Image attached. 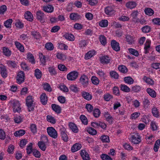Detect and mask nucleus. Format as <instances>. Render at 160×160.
<instances>
[{
    "label": "nucleus",
    "instance_id": "39448f33",
    "mask_svg": "<svg viewBox=\"0 0 160 160\" xmlns=\"http://www.w3.org/2000/svg\"><path fill=\"white\" fill-rule=\"evenodd\" d=\"M42 138L44 139L45 141H39L38 142V144L40 149L43 151H45L47 148L45 143H47L48 142V140L46 136H43Z\"/></svg>",
    "mask_w": 160,
    "mask_h": 160
},
{
    "label": "nucleus",
    "instance_id": "338daca9",
    "mask_svg": "<svg viewBox=\"0 0 160 160\" xmlns=\"http://www.w3.org/2000/svg\"><path fill=\"white\" fill-rule=\"evenodd\" d=\"M14 120L15 122L17 123H19L22 121V118L20 116L14 117Z\"/></svg>",
    "mask_w": 160,
    "mask_h": 160
},
{
    "label": "nucleus",
    "instance_id": "f3484780",
    "mask_svg": "<svg viewBox=\"0 0 160 160\" xmlns=\"http://www.w3.org/2000/svg\"><path fill=\"white\" fill-rule=\"evenodd\" d=\"M25 18L27 20L32 22L33 20V17L32 13L29 11H27L24 14Z\"/></svg>",
    "mask_w": 160,
    "mask_h": 160
},
{
    "label": "nucleus",
    "instance_id": "bb28decb",
    "mask_svg": "<svg viewBox=\"0 0 160 160\" xmlns=\"http://www.w3.org/2000/svg\"><path fill=\"white\" fill-rule=\"evenodd\" d=\"M144 12L146 14L149 16H152L154 13L153 10L149 8H145Z\"/></svg>",
    "mask_w": 160,
    "mask_h": 160
},
{
    "label": "nucleus",
    "instance_id": "393cba45",
    "mask_svg": "<svg viewBox=\"0 0 160 160\" xmlns=\"http://www.w3.org/2000/svg\"><path fill=\"white\" fill-rule=\"evenodd\" d=\"M127 42L129 44H132L134 43V38L130 35H127L126 36Z\"/></svg>",
    "mask_w": 160,
    "mask_h": 160
},
{
    "label": "nucleus",
    "instance_id": "864d4df0",
    "mask_svg": "<svg viewBox=\"0 0 160 160\" xmlns=\"http://www.w3.org/2000/svg\"><path fill=\"white\" fill-rule=\"evenodd\" d=\"M96 72L98 75L102 78H104L106 77L105 73L101 69L97 70Z\"/></svg>",
    "mask_w": 160,
    "mask_h": 160
},
{
    "label": "nucleus",
    "instance_id": "4c0bfd02",
    "mask_svg": "<svg viewBox=\"0 0 160 160\" xmlns=\"http://www.w3.org/2000/svg\"><path fill=\"white\" fill-rule=\"evenodd\" d=\"M128 50L131 54L136 57H138L139 55L138 51L134 49L130 48L128 49Z\"/></svg>",
    "mask_w": 160,
    "mask_h": 160
},
{
    "label": "nucleus",
    "instance_id": "49530a36",
    "mask_svg": "<svg viewBox=\"0 0 160 160\" xmlns=\"http://www.w3.org/2000/svg\"><path fill=\"white\" fill-rule=\"evenodd\" d=\"M27 58L29 62L32 63L34 64L35 63V61L33 55L31 53H28L27 54Z\"/></svg>",
    "mask_w": 160,
    "mask_h": 160
},
{
    "label": "nucleus",
    "instance_id": "9b49d317",
    "mask_svg": "<svg viewBox=\"0 0 160 160\" xmlns=\"http://www.w3.org/2000/svg\"><path fill=\"white\" fill-rule=\"evenodd\" d=\"M131 140L135 144H138L141 141L140 137L138 134L132 135L131 137Z\"/></svg>",
    "mask_w": 160,
    "mask_h": 160
},
{
    "label": "nucleus",
    "instance_id": "1a4fd4ad",
    "mask_svg": "<svg viewBox=\"0 0 160 160\" xmlns=\"http://www.w3.org/2000/svg\"><path fill=\"white\" fill-rule=\"evenodd\" d=\"M13 111L14 112H20L21 108L20 107V103L17 101H15L13 104Z\"/></svg>",
    "mask_w": 160,
    "mask_h": 160
},
{
    "label": "nucleus",
    "instance_id": "ea45409f",
    "mask_svg": "<svg viewBox=\"0 0 160 160\" xmlns=\"http://www.w3.org/2000/svg\"><path fill=\"white\" fill-rule=\"evenodd\" d=\"M104 116L105 117L106 120L109 123L112 122V121L113 118L108 112H105Z\"/></svg>",
    "mask_w": 160,
    "mask_h": 160
},
{
    "label": "nucleus",
    "instance_id": "f257e3e1",
    "mask_svg": "<svg viewBox=\"0 0 160 160\" xmlns=\"http://www.w3.org/2000/svg\"><path fill=\"white\" fill-rule=\"evenodd\" d=\"M79 82L83 87L86 88L89 82L88 77L85 74L82 75L79 78Z\"/></svg>",
    "mask_w": 160,
    "mask_h": 160
},
{
    "label": "nucleus",
    "instance_id": "de8ad7c7",
    "mask_svg": "<svg viewBox=\"0 0 160 160\" xmlns=\"http://www.w3.org/2000/svg\"><path fill=\"white\" fill-rule=\"evenodd\" d=\"M108 21L107 20H103L99 22V25L102 27H107L108 25Z\"/></svg>",
    "mask_w": 160,
    "mask_h": 160
},
{
    "label": "nucleus",
    "instance_id": "6ab92c4d",
    "mask_svg": "<svg viewBox=\"0 0 160 160\" xmlns=\"http://www.w3.org/2000/svg\"><path fill=\"white\" fill-rule=\"evenodd\" d=\"M43 10L47 12L51 13L53 12L54 8L51 5H49L43 7Z\"/></svg>",
    "mask_w": 160,
    "mask_h": 160
},
{
    "label": "nucleus",
    "instance_id": "473e14b6",
    "mask_svg": "<svg viewBox=\"0 0 160 160\" xmlns=\"http://www.w3.org/2000/svg\"><path fill=\"white\" fill-rule=\"evenodd\" d=\"M125 82L128 84H132L133 83L134 80L130 77H126L124 78Z\"/></svg>",
    "mask_w": 160,
    "mask_h": 160
},
{
    "label": "nucleus",
    "instance_id": "f8f14e48",
    "mask_svg": "<svg viewBox=\"0 0 160 160\" xmlns=\"http://www.w3.org/2000/svg\"><path fill=\"white\" fill-rule=\"evenodd\" d=\"M105 12L108 15L111 16L114 14L115 11L112 7H107L105 8Z\"/></svg>",
    "mask_w": 160,
    "mask_h": 160
},
{
    "label": "nucleus",
    "instance_id": "8fccbe9b",
    "mask_svg": "<svg viewBox=\"0 0 160 160\" xmlns=\"http://www.w3.org/2000/svg\"><path fill=\"white\" fill-rule=\"evenodd\" d=\"M87 130L89 134L92 135H95L97 133L96 130L91 127H89L88 128Z\"/></svg>",
    "mask_w": 160,
    "mask_h": 160
},
{
    "label": "nucleus",
    "instance_id": "052dcab7",
    "mask_svg": "<svg viewBox=\"0 0 160 160\" xmlns=\"http://www.w3.org/2000/svg\"><path fill=\"white\" fill-rule=\"evenodd\" d=\"M43 87L44 89L46 91L48 92H51L52 91V88L50 85L48 83H46L43 84Z\"/></svg>",
    "mask_w": 160,
    "mask_h": 160
},
{
    "label": "nucleus",
    "instance_id": "f704fd0d",
    "mask_svg": "<svg viewBox=\"0 0 160 160\" xmlns=\"http://www.w3.org/2000/svg\"><path fill=\"white\" fill-rule=\"evenodd\" d=\"M69 127L75 133L78 132V129L77 126L73 123L70 122L69 124Z\"/></svg>",
    "mask_w": 160,
    "mask_h": 160
},
{
    "label": "nucleus",
    "instance_id": "6e6d98bb",
    "mask_svg": "<svg viewBox=\"0 0 160 160\" xmlns=\"http://www.w3.org/2000/svg\"><path fill=\"white\" fill-rule=\"evenodd\" d=\"M99 38L100 42L102 45H105L106 44V38L104 36L101 35Z\"/></svg>",
    "mask_w": 160,
    "mask_h": 160
},
{
    "label": "nucleus",
    "instance_id": "a211bd4d",
    "mask_svg": "<svg viewBox=\"0 0 160 160\" xmlns=\"http://www.w3.org/2000/svg\"><path fill=\"white\" fill-rule=\"evenodd\" d=\"M51 106L53 110L57 114H59L61 112V108L59 105L53 104H52Z\"/></svg>",
    "mask_w": 160,
    "mask_h": 160
},
{
    "label": "nucleus",
    "instance_id": "dca6fc26",
    "mask_svg": "<svg viewBox=\"0 0 160 160\" xmlns=\"http://www.w3.org/2000/svg\"><path fill=\"white\" fill-rule=\"evenodd\" d=\"M69 17L72 20H77L80 19L81 16L77 13H72L70 14Z\"/></svg>",
    "mask_w": 160,
    "mask_h": 160
},
{
    "label": "nucleus",
    "instance_id": "412c9836",
    "mask_svg": "<svg viewBox=\"0 0 160 160\" xmlns=\"http://www.w3.org/2000/svg\"><path fill=\"white\" fill-rule=\"evenodd\" d=\"M81 155L83 160H90L89 154L85 150H82Z\"/></svg>",
    "mask_w": 160,
    "mask_h": 160
},
{
    "label": "nucleus",
    "instance_id": "aec40b11",
    "mask_svg": "<svg viewBox=\"0 0 160 160\" xmlns=\"http://www.w3.org/2000/svg\"><path fill=\"white\" fill-rule=\"evenodd\" d=\"M146 91L152 98H155L156 97V93L153 89L148 88L147 89Z\"/></svg>",
    "mask_w": 160,
    "mask_h": 160
},
{
    "label": "nucleus",
    "instance_id": "c9c22d12",
    "mask_svg": "<svg viewBox=\"0 0 160 160\" xmlns=\"http://www.w3.org/2000/svg\"><path fill=\"white\" fill-rule=\"evenodd\" d=\"M95 54V52L94 51H90L85 55V58L86 59H89L94 55Z\"/></svg>",
    "mask_w": 160,
    "mask_h": 160
},
{
    "label": "nucleus",
    "instance_id": "0eeeda50",
    "mask_svg": "<svg viewBox=\"0 0 160 160\" xmlns=\"http://www.w3.org/2000/svg\"><path fill=\"white\" fill-rule=\"evenodd\" d=\"M110 58L107 55L102 56L100 57V62L103 64H108L110 63Z\"/></svg>",
    "mask_w": 160,
    "mask_h": 160
},
{
    "label": "nucleus",
    "instance_id": "6e6552de",
    "mask_svg": "<svg viewBox=\"0 0 160 160\" xmlns=\"http://www.w3.org/2000/svg\"><path fill=\"white\" fill-rule=\"evenodd\" d=\"M111 45L113 49L116 52H118L120 50L119 44L116 40H112L111 41Z\"/></svg>",
    "mask_w": 160,
    "mask_h": 160
},
{
    "label": "nucleus",
    "instance_id": "09e8293b",
    "mask_svg": "<svg viewBox=\"0 0 160 160\" xmlns=\"http://www.w3.org/2000/svg\"><path fill=\"white\" fill-rule=\"evenodd\" d=\"M160 144V140L159 139L157 140L155 142L154 146V150L155 152L158 151V149L159 147Z\"/></svg>",
    "mask_w": 160,
    "mask_h": 160
},
{
    "label": "nucleus",
    "instance_id": "58836bf2",
    "mask_svg": "<svg viewBox=\"0 0 160 160\" xmlns=\"http://www.w3.org/2000/svg\"><path fill=\"white\" fill-rule=\"evenodd\" d=\"M2 52L6 56H9L11 55V51L8 48H3Z\"/></svg>",
    "mask_w": 160,
    "mask_h": 160
},
{
    "label": "nucleus",
    "instance_id": "7ed1b4c3",
    "mask_svg": "<svg viewBox=\"0 0 160 160\" xmlns=\"http://www.w3.org/2000/svg\"><path fill=\"white\" fill-rule=\"evenodd\" d=\"M47 132L51 137L56 139L58 137V133L55 129L52 127L47 128Z\"/></svg>",
    "mask_w": 160,
    "mask_h": 160
},
{
    "label": "nucleus",
    "instance_id": "79ce46f5",
    "mask_svg": "<svg viewBox=\"0 0 160 160\" xmlns=\"http://www.w3.org/2000/svg\"><path fill=\"white\" fill-rule=\"evenodd\" d=\"M100 138L103 142H110L109 137L108 135H102Z\"/></svg>",
    "mask_w": 160,
    "mask_h": 160
},
{
    "label": "nucleus",
    "instance_id": "69168bd1",
    "mask_svg": "<svg viewBox=\"0 0 160 160\" xmlns=\"http://www.w3.org/2000/svg\"><path fill=\"white\" fill-rule=\"evenodd\" d=\"M113 94L117 96L120 95L119 88L116 86H114L112 89Z\"/></svg>",
    "mask_w": 160,
    "mask_h": 160
},
{
    "label": "nucleus",
    "instance_id": "f03ea898",
    "mask_svg": "<svg viewBox=\"0 0 160 160\" xmlns=\"http://www.w3.org/2000/svg\"><path fill=\"white\" fill-rule=\"evenodd\" d=\"M33 100L31 96H28L26 99V104L28 108V111L30 112L34 110V105L33 104Z\"/></svg>",
    "mask_w": 160,
    "mask_h": 160
},
{
    "label": "nucleus",
    "instance_id": "a878e982",
    "mask_svg": "<svg viewBox=\"0 0 160 160\" xmlns=\"http://www.w3.org/2000/svg\"><path fill=\"white\" fill-rule=\"evenodd\" d=\"M41 101L43 105H45L47 103V98L46 94L43 93L40 96Z\"/></svg>",
    "mask_w": 160,
    "mask_h": 160
},
{
    "label": "nucleus",
    "instance_id": "603ef678",
    "mask_svg": "<svg viewBox=\"0 0 160 160\" xmlns=\"http://www.w3.org/2000/svg\"><path fill=\"white\" fill-rule=\"evenodd\" d=\"M119 70L123 73H127L128 72V69L127 67L124 65L120 66L118 67Z\"/></svg>",
    "mask_w": 160,
    "mask_h": 160
},
{
    "label": "nucleus",
    "instance_id": "e2e57ef3",
    "mask_svg": "<svg viewBox=\"0 0 160 160\" xmlns=\"http://www.w3.org/2000/svg\"><path fill=\"white\" fill-rule=\"evenodd\" d=\"M30 129L33 134H35L37 132V128L35 124H32L30 125Z\"/></svg>",
    "mask_w": 160,
    "mask_h": 160
},
{
    "label": "nucleus",
    "instance_id": "4be33fe9",
    "mask_svg": "<svg viewBox=\"0 0 160 160\" xmlns=\"http://www.w3.org/2000/svg\"><path fill=\"white\" fill-rule=\"evenodd\" d=\"M37 18L40 21H42L44 18V13L40 11H38L37 12Z\"/></svg>",
    "mask_w": 160,
    "mask_h": 160
},
{
    "label": "nucleus",
    "instance_id": "4d7b16f0",
    "mask_svg": "<svg viewBox=\"0 0 160 160\" xmlns=\"http://www.w3.org/2000/svg\"><path fill=\"white\" fill-rule=\"evenodd\" d=\"M112 98V96L108 93H106L103 96L104 99L106 101H109Z\"/></svg>",
    "mask_w": 160,
    "mask_h": 160
},
{
    "label": "nucleus",
    "instance_id": "ddd939ff",
    "mask_svg": "<svg viewBox=\"0 0 160 160\" xmlns=\"http://www.w3.org/2000/svg\"><path fill=\"white\" fill-rule=\"evenodd\" d=\"M0 71L1 76L3 78L7 77V69L2 64L0 65Z\"/></svg>",
    "mask_w": 160,
    "mask_h": 160
},
{
    "label": "nucleus",
    "instance_id": "3c124183",
    "mask_svg": "<svg viewBox=\"0 0 160 160\" xmlns=\"http://www.w3.org/2000/svg\"><path fill=\"white\" fill-rule=\"evenodd\" d=\"M120 88H121V90L124 92H129L130 91V88L126 85L121 84Z\"/></svg>",
    "mask_w": 160,
    "mask_h": 160
},
{
    "label": "nucleus",
    "instance_id": "423d86ee",
    "mask_svg": "<svg viewBox=\"0 0 160 160\" xmlns=\"http://www.w3.org/2000/svg\"><path fill=\"white\" fill-rule=\"evenodd\" d=\"M25 75L24 72H19L17 76V82L19 84H21L24 82Z\"/></svg>",
    "mask_w": 160,
    "mask_h": 160
},
{
    "label": "nucleus",
    "instance_id": "a19ab883",
    "mask_svg": "<svg viewBox=\"0 0 160 160\" xmlns=\"http://www.w3.org/2000/svg\"><path fill=\"white\" fill-rule=\"evenodd\" d=\"M61 136L62 139L65 142L68 141V136L65 131H61Z\"/></svg>",
    "mask_w": 160,
    "mask_h": 160
},
{
    "label": "nucleus",
    "instance_id": "b1692460",
    "mask_svg": "<svg viewBox=\"0 0 160 160\" xmlns=\"http://www.w3.org/2000/svg\"><path fill=\"white\" fill-rule=\"evenodd\" d=\"M152 112L153 115L156 117L158 118L159 116V112L157 108L153 107L152 109Z\"/></svg>",
    "mask_w": 160,
    "mask_h": 160
},
{
    "label": "nucleus",
    "instance_id": "2f4dec72",
    "mask_svg": "<svg viewBox=\"0 0 160 160\" xmlns=\"http://www.w3.org/2000/svg\"><path fill=\"white\" fill-rule=\"evenodd\" d=\"M142 102L144 107L145 108H148L150 104V101L146 97H145L143 99Z\"/></svg>",
    "mask_w": 160,
    "mask_h": 160
},
{
    "label": "nucleus",
    "instance_id": "72a5a7b5",
    "mask_svg": "<svg viewBox=\"0 0 160 160\" xmlns=\"http://www.w3.org/2000/svg\"><path fill=\"white\" fill-rule=\"evenodd\" d=\"M136 5V3L134 2H129L127 3L126 4V7L130 9L135 8Z\"/></svg>",
    "mask_w": 160,
    "mask_h": 160
},
{
    "label": "nucleus",
    "instance_id": "13d9d810",
    "mask_svg": "<svg viewBox=\"0 0 160 160\" xmlns=\"http://www.w3.org/2000/svg\"><path fill=\"white\" fill-rule=\"evenodd\" d=\"M110 74L112 78H113L115 79H118V74L115 71H112L110 72Z\"/></svg>",
    "mask_w": 160,
    "mask_h": 160
},
{
    "label": "nucleus",
    "instance_id": "9d476101",
    "mask_svg": "<svg viewBox=\"0 0 160 160\" xmlns=\"http://www.w3.org/2000/svg\"><path fill=\"white\" fill-rule=\"evenodd\" d=\"M138 12L137 11H134L131 14L132 17V20L135 22H139L141 23V21L138 18Z\"/></svg>",
    "mask_w": 160,
    "mask_h": 160
},
{
    "label": "nucleus",
    "instance_id": "7c9ffc66",
    "mask_svg": "<svg viewBox=\"0 0 160 160\" xmlns=\"http://www.w3.org/2000/svg\"><path fill=\"white\" fill-rule=\"evenodd\" d=\"M143 80L147 83L151 85L154 84V81L151 78H148L146 76H144L143 78Z\"/></svg>",
    "mask_w": 160,
    "mask_h": 160
},
{
    "label": "nucleus",
    "instance_id": "5701e85b",
    "mask_svg": "<svg viewBox=\"0 0 160 160\" xmlns=\"http://www.w3.org/2000/svg\"><path fill=\"white\" fill-rule=\"evenodd\" d=\"M7 64L11 68H15L17 67V63L14 61L8 60L7 62Z\"/></svg>",
    "mask_w": 160,
    "mask_h": 160
},
{
    "label": "nucleus",
    "instance_id": "c756f323",
    "mask_svg": "<svg viewBox=\"0 0 160 160\" xmlns=\"http://www.w3.org/2000/svg\"><path fill=\"white\" fill-rule=\"evenodd\" d=\"M15 44L16 48L19 50V51L21 52H24V48L23 45L22 44H21L20 42L17 41L15 42Z\"/></svg>",
    "mask_w": 160,
    "mask_h": 160
},
{
    "label": "nucleus",
    "instance_id": "e433bc0d",
    "mask_svg": "<svg viewBox=\"0 0 160 160\" xmlns=\"http://www.w3.org/2000/svg\"><path fill=\"white\" fill-rule=\"evenodd\" d=\"M47 121L51 123L54 124L56 122V120L52 116L48 115L47 116Z\"/></svg>",
    "mask_w": 160,
    "mask_h": 160
},
{
    "label": "nucleus",
    "instance_id": "4468645a",
    "mask_svg": "<svg viewBox=\"0 0 160 160\" xmlns=\"http://www.w3.org/2000/svg\"><path fill=\"white\" fill-rule=\"evenodd\" d=\"M81 94L82 97L86 100L90 101L92 99V95L88 92L82 91Z\"/></svg>",
    "mask_w": 160,
    "mask_h": 160
},
{
    "label": "nucleus",
    "instance_id": "0e129e2a",
    "mask_svg": "<svg viewBox=\"0 0 160 160\" xmlns=\"http://www.w3.org/2000/svg\"><path fill=\"white\" fill-rule=\"evenodd\" d=\"M32 144L31 143H30L27 146L26 149L27 152V154H29L32 152L33 149L32 148Z\"/></svg>",
    "mask_w": 160,
    "mask_h": 160
},
{
    "label": "nucleus",
    "instance_id": "a18cd8bd",
    "mask_svg": "<svg viewBox=\"0 0 160 160\" xmlns=\"http://www.w3.org/2000/svg\"><path fill=\"white\" fill-rule=\"evenodd\" d=\"M150 46V41L148 40H147L145 44V47L144 48L145 53H147L148 52V50Z\"/></svg>",
    "mask_w": 160,
    "mask_h": 160
},
{
    "label": "nucleus",
    "instance_id": "c03bdc74",
    "mask_svg": "<svg viewBox=\"0 0 160 160\" xmlns=\"http://www.w3.org/2000/svg\"><path fill=\"white\" fill-rule=\"evenodd\" d=\"M12 22V19H9L4 22V25L7 28H11Z\"/></svg>",
    "mask_w": 160,
    "mask_h": 160
},
{
    "label": "nucleus",
    "instance_id": "bf43d9fd",
    "mask_svg": "<svg viewBox=\"0 0 160 160\" xmlns=\"http://www.w3.org/2000/svg\"><path fill=\"white\" fill-rule=\"evenodd\" d=\"M93 115L95 118H98L101 113V112L99 110L98 108L94 109L93 111Z\"/></svg>",
    "mask_w": 160,
    "mask_h": 160
},
{
    "label": "nucleus",
    "instance_id": "37998d69",
    "mask_svg": "<svg viewBox=\"0 0 160 160\" xmlns=\"http://www.w3.org/2000/svg\"><path fill=\"white\" fill-rule=\"evenodd\" d=\"M92 82L95 85H98L99 83V79L96 76H92L91 79Z\"/></svg>",
    "mask_w": 160,
    "mask_h": 160
},
{
    "label": "nucleus",
    "instance_id": "774afa93",
    "mask_svg": "<svg viewBox=\"0 0 160 160\" xmlns=\"http://www.w3.org/2000/svg\"><path fill=\"white\" fill-rule=\"evenodd\" d=\"M101 158L102 160H112L110 157L105 154H102L101 156Z\"/></svg>",
    "mask_w": 160,
    "mask_h": 160
},
{
    "label": "nucleus",
    "instance_id": "5fc2aeb1",
    "mask_svg": "<svg viewBox=\"0 0 160 160\" xmlns=\"http://www.w3.org/2000/svg\"><path fill=\"white\" fill-rule=\"evenodd\" d=\"M35 76L37 79H40L42 76V73L40 70L38 69H36L35 71Z\"/></svg>",
    "mask_w": 160,
    "mask_h": 160
},
{
    "label": "nucleus",
    "instance_id": "c85d7f7f",
    "mask_svg": "<svg viewBox=\"0 0 160 160\" xmlns=\"http://www.w3.org/2000/svg\"><path fill=\"white\" fill-rule=\"evenodd\" d=\"M63 37L66 39L70 41H73L75 39L74 36L71 34L66 33L63 35Z\"/></svg>",
    "mask_w": 160,
    "mask_h": 160
},
{
    "label": "nucleus",
    "instance_id": "680f3d73",
    "mask_svg": "<svg viewBox=\"0 0 160 160\" xmlns=\"http://www.w3.org/2000/svg\"><path fill=\"white\" fill-rule=\"evenodd\" d=\"M45 48L48 50H52L54 48L53 44L51 42L47 43L45 44Z\"/></svg>",
    "mask_w": 160,
    "mask_h": 160
},
{
    "label": "nucleus",
    "instance_id": "20e7f679",
    "mask_svg": "<svg viewBox=\"0 0 160 160\" xmlns=\"http://www.w3.org/2000/svg\"><path fill=\"white\" fill-rule=\"evenodd\" d=\"M78 75V73L76 71H73L69 73L67 75L68 79L70 81H73L77 78Z\"/></svg>",
    "mask_w": 160,
    "mask_h": 160
},
{
    "label": "nucleus",
    "instance_id": "cd10ccee",
    "mask_svg": "<svg viewBox=\"0 0 160 160\" xmlns=\"http://www.w3.org/2000/svg\"><path fill=\"white\" fill-rule=\"evenodd\" d=\"M25 133V130L21 129L15 132L14 133V135L16 137H20L24 135Z\"/></svg>",
    "mask_w": 160,
    "mask_h": 160
},
{
    "label": "nucleus",
    "instance_id": "2eb2a0df",
    "mask_svg": "<svg viewBox=\"0 0 160 160\" xmlns=\"http://www.w3.org/2000/svg\"><path fill=\"white\" fill-rule=\"evenodd\" d=\"M81 147L82 145L81 144L78 143H76L72 147L71 151L73 152H75L80 150Z\"/></svg>",
    "mask_w": 160,
    "mask_h": 160
}]
</instances>
